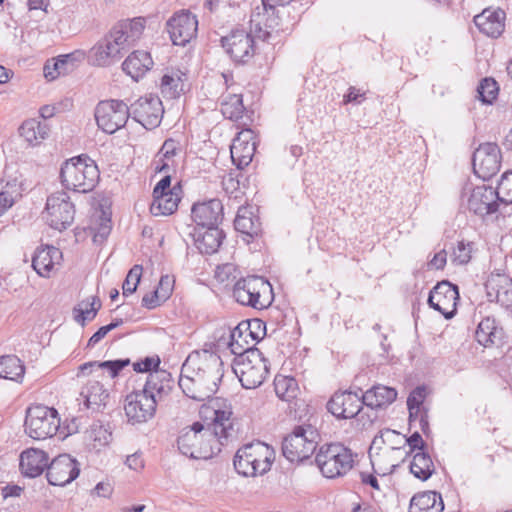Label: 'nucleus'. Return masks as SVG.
<instances>
[{
	"label": "nucleus",
	"instance_id": "obj_40",
	"mask_svg": "<svg viewBox=\"0 0 512 512\" xmlns=\"http://www.w3.org/2000/svg\"><path fill=\"white\" fill-rule=\"evenodd\" d=\"M181 71H171L161 78L160 89L165 98L174 99L180 96L184 89L183 77Z\"/></svg>",
	"mask_w": 512,
	"mask_h": 512
},
{
	"label": "nucleus",
	"instance_id": "obj_57",
	"mask_svg": "<svg viewBox=\"0 0 512 512\" xmlns=\"http://www.w3.org/2000/svg\"><path fill=\"white\" fill-rule=\"evenodd\" d=\"M160 364V359L158 357H146L144 360L135 362L133 364V369L136 372H153L152 369L155 370L158 368Z\"/></svg>",
	"mask_w": 512,
	"mask_h": 512
},
{
	"label": "nucleus",
	"instance_id": "obj_54",
	"mask_svg": "<svg viewBox=\"0 0 512 512\" xmlns=\"http://www.w3.org/2000/svg\"><path fill=\"white\" fill-rule=\"evenodd\" d=\"M472 245L459 241L451 254V261L456 265L467 264L471 259Z\"/></svg>",
	"mask_w": 512,
	"mask_h": 512
},
{
	"label": "nucleus",
	"instance_id": "obj_35",
	"mask_svg": "<svg viewBox=\"0 0 512 512\" xmlns=\"http://www.w3.org/2000/svg\"><path fill=\"white\" fill-rule=\"evenodd\" d=\"M397 398V391L388 386L375 385L367 390L361 399L364 404L371 408H381L392 404Z\"/></svg>",
	"mask_w": 512,
	"mask_h": 512
},
{
	"label": "nucleus",
	"instance_id": "obj_44",
	"mask_svg": "<svg viewBox=\"0 0 512 512\" xmlns=\"http://www.w3.org/2000/svg\"><path fill=\"white\" fill-rule=\"evenodd\" d=\"M394 440H397V443H405V436L395 430L386 429L374 437L372 450L391 449L394 453L400 454V446H394Z\"/></svg>",
	"mask_w": 512,
	"mask_h": 512
},
{
	"label": "nucleus",
	"instance_id": "obj_27",
	"mask_svg": "<svg viewBox=\"0 0 512 512\" xmlns=\"http://www.w3.org/2000/svg\"><path fill=\"white\" fill-rule=\"evenodd\" d=\"M505 12L500 9L486 8L474 17V23L481 33L488 37H499L505 28Z\"/></svg>",
	"mask_w": 512,
	"mask_h": 512
},
{
	"label": "nucleus",
	"instance_id": "obj_16",
	"mask_svg": "<svg viewBox=\"0 0 512 512\" xmlns=\"http://www.w3.org/2000/svg\"><path fill=\"white\" fill-rule=\"evenodd\" d=\"M474 173L483 180L496 175L501 166V152L496 143L487 142L479 145L473 153Z\"/></svg>",
	"mask_w": 512,
	"mask_h": 512
},
{
	"label": "nucleus",
	"instance_id": "obj_45",
	"mask_svg": "<svg viewBox=\"0 0 512 512\" xmlns=\"http://www.w3.org/2000/svg\"><path fill=\"white\" fill-rule=\"evenodd\" d=\"M244 105L240 94H228L222 96L221 112L225 118L238 120L244 113Z\"/></svg>",
	"mask_w": 512,
	"mask_h": 512
},
{
	"label": "nucleus",
	"instance_id": "obj_11",
	"mask_svg": "<svg viewBox=\"0 0 512 512\" xmlns=\"http://www.w3.org/2000/svg\"><path fill=\"white\" fill-rule=\"evenodd\" d=\"M200 413L206 416L211 413L212 422L206 427L211 428L212 433L220 440V445L223 446L235 431L231 404L224 399H211L209 405L202 407Z\"/></svg>",
	"mask_w": 512,
	"mask_h": 512
},
{
	"label": "nucleus",
	"instance_id": "obj_64",
	"mask_svg": "<svg viewBox=\"0 0 512 512\" xmlns=\"http://www.w3.org/2000/svg\"><path fill=\"white\" fill-rule=\"evenodd\" d=\"M447 261V253L445 250H441L434 255L431 261L428 263L429 267L435 269H443Z\"/></svg>",
	"mask_w": 512,
	"mask_h": 512
},
{
	"label": "nucleus",
	"instance_id": "obj_63",
	"mask_svg": "<svg viewBox=\"0 0 512 512\" xmlns=\"http://www.w3.org/2000/svg\"><path fill=\"white\" fill-rule=\"evenodd\" d=\"M236 271V268L233 264L231 263H226L222 266H219L216 270V277L220 280V281H225V280H228L230 278V276H232Z\"/></svg>",
	"mask_w": 512,
	"mask_h": 512
},
{
	"label": "nucleus",
	"instance_id": "obj_42",
	"mask_svg": "<svg viewBox=\"0 0 512 512\" xmlns=\"http://www.w3.org/2000/svg\"><path fill=\"white\" fill-rule=\"evenodd\" d=\"M130 361L129 359H119L115 361H104V362H98V361H91L86 362L82 364L79 367L78 376H86L92 373V371L96 370H103L107 369L110 373L111 377H116L119 372L129 365Z\"/></svg>",
	"mask_w": 512,
	"mask_h": 512
},
{
	"label": "nucleus",
	"instance_id": "obj_58",
	"mask_svg": "<svg viewBox=\"0 0 512 512\" xmlns=\"http://www.w3.org/2000/svg\"><path fill=\"white\" fill-rule=\"evenodd\" d=\"M505 284H508L510 288L505 289L501 287L496 292V300L505 306L512 305V280L510 278H504Z\"/></svg>",
	"mask_w": 512,
	"mask_h": 512
},
{
	"label": "nucleus",
	"instance_id": "obj_55",
	"mask_svg": "<svg viewBox=\"0 0 512 512\" xmlns=\"http://www.w3.org/2000/svg\"><path fill=\"white\" fill-rule=\"evenodd\" d=\"M51 64L48 61L44 66V76L48 80H54L61 74H67L71 71L70 65L64 60L63 56L60 55L54 62H53V69L55 72H51Z\"/></svg>",
	"mask_w": 512,
	"mask_h": 512
},
{
	"label": "nucleus",
	"instance_id": "obj_18",
	"mask_svg": "<svg viewBox=\"0 0 512 512\" xmlns=\"http://www.w3.org/2000/svg\"><path fill=\"white\" fill-rule=\"evenodd\" d=\"M157 404L142 391L127 395L124 410L128 422L142 424L151 420L156 413Z\"/></svg>",
	"mask_w": 512,
	"mask_h": 512
},
{
	"label": "nucleus",
	"instance_id": "obj_46",
	"mask_svg": "<svg viewBox=\"0 0 512 512\" xmlns=\"http://www.w3.org/2000/svg\"><path fill=\"white\" fill-rule=\"evenodd\" d=\"M274 390L281 400L289 402L297 396V381L293 377L276 376L274 379Z\"/></svg>",
	"mask_w": 512,
	"mask_h": 512
},
{
	"label": "nucleus",
	"instance_id": "obj_17",
	"mask_svg": "<svg viewBox=\"0 0 512 512\" xmlns=\"http://www.w3.org/2000/svg\"><path fill=\"white\" fill-rule=\"evenodd\" d=\"M458 299V287L448 281H441L430 291L428 304L448 319L456 313Z\"/></svg>",
	"mask_w": 512,
	"mask_h": 512
},
{
	"label": "nucleus",
	"instance_id": "obj_49",
	"mask_svg": "<svg viewBox=\"0 0 512 512\" xmlns=\"http://www.w3.org/2000/svg\"><path fill=\"white\" fill-rule=\"evenodd\" d=\"M497 334L495 320L489 317L484 318L476 329V339L483 346L493 344Z\"/></svg>",
	"mask_w": 512,
	"mask_h": 512
},
{
	"label": "nucleus",
	"instance_id": "obj_20",
	"mask_svg": "<svg viewBox=\"0 0 512 512\" xmlns=\"http://www.w3.org/2000/svg\"><path fill=\"white\" fill-rule=\"evenodd\" d=\"M46 477L49 484L54 486H65L79 475L78 462L68 454H62L54 458L50 464L47 463Z\"/></svg>",
	"mask_w": 512,
	"mask_h": 512
},
{
	"label": "nucleus",
	"instance_id": "obj_13",
	"mask_svg": "<svg viewBox=\"0 0 512 512\" xmlns=\"http://www.w3.org/2000/svg\"><path fill=\"white\" fill-rule=\"evenodd\" d=\"M129 117V108L121 100L100 101L95 108L97 125L108 134L124 127Z\"/></svg>",
	"mask_w": 512,
	"mask_h": 512
},
{
	"label": "nucleus",
	"instance_id": "obj_33",
	"mask_svg": "<svg viewBox=\"0 0 512 512\" xmlns=\"http://www.w3.org/2000/svg\"><path fill=\"white\" fill-rule=\"evenodd\" d=\"M369 457L374 471L387 475L399 465L401 455L394 453L391 449L372 450V446H370Z\"/></svg>",
	"mask_w": 512,
	"mask_h": 512
},
{
	"label": "nucleus",
	"instance_id": "obj_61",
	"mask_svg": "<svg viewBox=\"0 0 512 512\" xmlns=\"http://www.w3.org/2000/svg\"><path fill=\"white\" fill-rule=\"evenodd\" d=\"M405 445H408L410 452H414L416 449L424 451L425 443L418 431H415L409 438L405 437Z\"/></svg>",
	"mask_w": 512,
	"mask_h": 512
},
{
	"label": "nucleus",
	"instance_id": "obj_1",
	"mask_svg": "<svg viewBox=\"0 0 512 512\" xmlns=\"http://www.w3.org/2000/svg\"><path fill=\"white\" fill-rule=\"evenodd\" d=\"M223 377L219 356L204 352L190 354L181 368L179 387L189 398L205 401L217 391Z\"/></svg>",
	"mask_w": 512,
	"mask_h": 512
},
{
	"label": "nucleus",
	"instance_id": "obj_8",
	"mask_svg": "<svg viewBox=\"0 0 512 512\" xmlns=\"http://www.w3.org/2000/svg\"><path fill=\"white\" fill-rule=\"evenodd\" d=\"M232 369L245 389H255L265 380L269 370L267 361L259 349L248 350L235 357Z\"/></svg>",
	"mask_w": 512,
	"mask_h": 512
},
{
	"label": "nucleus",
	"instance_id": "obj_3",
	"mask_svg": "<svg viewBox=\"0 0 512 512\" xmlns=\"http://www.w3.org/2000/svg\"><path fill=\"white\" fill-rule=\"evenodd\" d=\"M177 444L183 455L197 460L210 459L221 451L220 440L200 422L182 429Z\"/></svg>",
	"mask_w": 512,
	"mask_h": 512
},
{
	"label": "nucleus",
	"instance_id": "obj_28",
	"mask_svg": "<svg viewBox=\"0 0 512 512\" xmlns=\"http://www.w3.org/2000/svg\"><path fill=\"white\" fill-rule=\"evenodd\" d=\"M62 252L54 246L39 247L32 258V267L41 277H50L53 270L60 266Z\"/></svg>",
	"mask_w": 512,
	"mask_h": 512
},
{
	"label": "nucleus",
	"instance_id": "obj_15",
	"mask_svg": "<svg viewBox=\"0 0 512 512\" xmlns=\"http://www.w3.org/2000/svg\"><path fill=\"white\" fill-rule=\"evenodd\" d=\"M167 31L174 45L185 46L196 37L198 20L189 10L175 12L166 23Z\"/></svg>",
	"mask_w": 512,
	"mask_h": 512
},
{
	"label": "nucleus",
	"instance_id": "obj_25",
	"mask_svg": "<svg viewBox=\"0 0 512 512\" xmlns=\"http://www.w3.org/2000/svg\"><path fill=\"white\" fill-rule=\"evenodd\" d=\"M257 326L258 328L263 326V323L260 320H253L248 323H240L233 330L230 331V341L228 342V347L232 354L235 357H239L240 355H244L248 350H255L253 347V343L250 345L247 338L250 337L251 341L254 342L258 340L260 336L255 334L251 327Z\"/></svg>",
	"mask_w": 512,
	"mask_h": 512
},
{
	"label": "nucleus",
	"instance_id": "obj_9",
	"mask_svg": "<svg viewBox=\"0 0 512 512\" xmlns=\"http://www.w3.org/2000/svg\"><path fill=\"white\" fill-rule=\"evenodd\" d=\"M319 434L311 425H301L293 429L282 442V454L290 461L302 462L316 450Z\"/></svg>",
	"mask_w": 512,
	"mask_h": 512
},
{
	"label": "nucleus",
	"instance_id": "obj_34",
	"mask_svg": "<svg viewBox=\"0 0 512 512\" xmlns=\"http://www.w3.org/2000/svg\"><path fill=\"white\" fill-rule=\"evenodd\" d=\"M443 510L442 496L435 491H425L414 495L409 506V512H442Z\"/></svg>",
	"mask_w": 512,
	"mask_h": 512
},
{
	"label": "nucleus",
	"instance_id": "obj_60",
	"mask_svg": "<svg viewBox=\"0 0 512 512\" xmlns=\"http://www.w3.org/2000/svg\"><path fill=\"white\" fill-rule=\"evenodd\" d=\"M164 301L160 299L159 294L154 290L151 293H148L142 298V306L151 310L161 305Z\"/></svg>",
	"mask_w": 512,
	"mask_h": 512
},
{
	"label": "nucleus",
	"instance_id": "obj_52",
	"mask_svg": "<svg viewBox=\"0 0 512 512\" xmlns=\"http://www.w3.org/2000/svg\"><path fill=\"white\" fill-rule=\"evenodd\" d=\"M497 201L500 204V209L504 211L505 208L512 204V173L502 176L497 190Z\"/></svg>",
	"mask_w": 512,
	"mask_h": 512
},
{
	"label": "nucleus",
	"instance_id": "obj_4",
	"mask_svg": "<svg viewBox=\"0 0 512 512\" xmlns=\"http://www.w3.org/2000/svg\"><path fill=\"white\" fill-rule=\"evenodd\" d=\"M274 459L275 452L272 447L261 441H255L237 450L233 464L239 475L257 477L270 471Z\"/></svg>",
	"mask_w": 512,
	"mask_h": 512
},
{
	"label": "nucleus",
	"instance_id": "obj_7",
	"mask_svg": "<svg viewBox=\"0 0 512 512\" xmlns=\"http://www.w3.org/2000/svg\"><path fill=\"white\" fill-rule=\"evenodd\" d=\"M233 297L241 305L261 310L272 302V286L261 276H247L235 283Z\"/></svg>",
	"mask_w": 512,
	"mask_h": 512
},
{
	"label": "nucleus",
	"instance_id": "obj_48",
	"mask_svg": "<svg viewBox=\"0 0 512 512\" xmlns=\"http://www.w3.org/2000/svg\"><path fill=\"white\" fill-rule=\"evenodd\" d=\"M291 0H261L262 8L259 6L255 7L252 11L251 22H255L256 26L261 29V25H267V20L265 18V14L271 12V15L274 14L275 8L277 6H284L289 4Z\"/></svg>",
	"mask_w": 512,
	"mask_h": 512
},
{
	"label": "nucleus",
	"instance_id": "obj_29",
	"mask_svg": "<svg viewBox=\"0 0 512 512\" xmlns=\"http://www.w3.org/2000/svg\"><path fill=\"white\" fill-rule=\"evenodd\" d=\"M49 461L48 455L40 449L30 448L20 455V470L26 477L34 478L43 473Z\"/></svg>",
	"mask_w": 512,
	"mask_h": 512
},
{
	"label": "nucleus",
	"instance_id": "obj_39",
	"mask_svg": "<svg viewBox=\"0 0 512 512\" xmlns=\"http://www.w3.org/2000/svg\"><path fill=\"white\" fill-rule=\"evenodd\" d=\"M235 229L247 236L253 237L260 231L259 218L254 216L251 208L240 207L234 220Z\"/></svg>",
	"mask_w": 512,
	"mask_h": 512
},
{
	"label": "nucleus",
	"instance_id": "obj_31",
	"mask_svg": "<svg viewBox=\"0 0 512 512\" xmlns=\"http://www.w3.org/2000/svg\"><path fill=\"white\" fill-rule=\"evenodd\" d=\"M153 66V60L146 51H134L123 62L122 69L133 80H138Z\"/></svg>",
	"mask_w": 512,
	"mask_h": 512
},
{
	"label": "nucleus",
	"instance_id": "obj_6",
	"mask_svg": "<svg viewBox=\"0 0 512 512\" xmlns=\"http://www.w3.org/2000/svg\"><path fill=\"white\" fill-rule=\"evenodd\" d=\"M315 462L324 477L334 479L346 475L353 468L354 454L342 444H325L318 450Z\"/></svg>",
	"mask_w": 512,
	"mask_h": 512
},
{
	"label": "nucleus",
	"instance_id": "obj_24",
	"mask_svg": "<svg viewBox=\"0 0 512 512\" xmlns=\"http://www.w3.org/2000/svg\"><path fill=\"white\" fill-rule=\"evenodd\" d=\"M191 216L198 227H218L223 219V205L219 199L195 203Z\"/></svg>",
	"mask_w": 512,
	"mask_h": 512
},
{
	"label": "nucleus",
	"instance_id": "obj_41",
	"mask_svg": "<svg viewBox=\"0 0 512 512\" xmlns=\"http://www.w3.org/2000/svg\"><path fill=\"white\" fill-rule=\"evenodd\" d=\"M434 463L428 453L418 451L410 463V472L422 481L428 480L434 473Z\"/></svg>",
	"mask_w": 512,
	"mask_h": 512
},
{
	"label": "nucleus",
	"instance_id": "obj_14",
	"mask_svg": "<svg viewBox=\"0 0 512 512\" xmlns=\"http://www.w3.org/2000/svg\"><path fill=\"white\" fill-rule=\"evenodd\" d=\"M128 108L130 117L146 129L158 127L164 114L160 98L152 94L140 97Z\"/></svg>",
	"mask_w": 512,
	"mask_h": 512
},
{
	"label": "nucleus",
	"instance_id": "obj_12",
	"mask_svg": "<svg viewBox=\"0 0 512 512\" xmlns=\"http://www.w3.org/2000/svg\"><path fill=\"white\" fill-rule=\"evenodd\" d=\"M74 216L75 207L66 192L58 191L47 198L44 218L51 228L65 230L73 223Z\"/></svg>",
	"mask_w": 512,
	"mask_h": 512
},
{
	"label": "nucleus",
	"instance_id": "obj_19",
	"mask_svg": "<svg viewBox=\"0 0 512 512\" xmlns=\"http://www.w3.org/2000/svg\"><path fill=\"white\" fill-rule=\"evenodd\" d=\"M467 207L469 211L480 217L495 214H505V211L500 209V204L497 201V193L492 187L485 185L474 187L467 199Z\"/></svg>",
	"mask_w": 512,
	"mask_h": 512
},
{
	"label": "nucleus",
	"instance_id": "obj_36",
	"mask_svg": "<svg viewBox=\"0 0 512 512\" xmlns=\"http://www.w3.org/2000/svg\"><path fill=\"white\" fill-rule=\"evenodd\" d=\"M180 202V196L174 187L168 193L153 195L150 212L154 216H167L173 214Z\"/></svg>",
	"mask_w": 512,
	"mask_h": 512
},
{
	"label": "nucleus",
	"instance_id": "obj_23",
	"mask_svg": "<svg viewBox=\"0 0 512 512\" xmlns=\"http://www.w3.org/2000/svg\"><path fill=\"white\" fill-rule=\"evenodd\" d=\"M255 134L251 129H244L233 139L230 147L232 162L240 169L248 166L256 150Z\"/></svg>",
	"mask_w": 512,
	"mask_h": 512
},
{
	"label": "nucleus",
	"instance_id": "obj_32",
	"mask_svg": "<svg viewBox=\"0 0 512 512\" xmlns=\"http://www.w3.org/2000/svg\"><path fill=\"white\" fill-rule=\"evenodd\" d=\"M49 132L50 127L48 124L44 120L36 118L25 120L19 128L20 136L23 137L30 146L41 144L48 138Z\"/></svg>",
	"mask_w": 512,
	"mask_h": 512
},
{
	"label": "nucleus",
	"instance_id": "obj_47",
	"mask_svg": "<svg viewBox=\"0 0 512 512\" xmlns=\"http://www.w3.org/2000/svg\"><path fill=\"white\" fill-rule=\"evenodd\" d=\"M87 437L93 442V447L100 450L112 440V432L108 426L101 422H94L87 431Z\"/></svg>",
	"mask_w": 512,
	"mask_h": 512
},
{
	"label": "nucleus",
	"instance_id": "obj_43",
	"mask_svg": "<svg viewBox=\"0 0 512 512\" xmlns=\"http://www.w3.org/2000/svg\"><path fill=\"white\" fill-rule=\"evenodd\" d=\"M25 373L24 365L15 355L0 357V378L20 381Z\"/></svg>",
	"mask_w": 512,
	"mask_h": 512
},
{
	"label": "nucleus",
	"instance_id": "obj_59",
	"mask_svg": "<svg viewBox=\"0 0 512 512\" xmlns=\"http://www.w3.org/2000/svg\"><path fill=\"white\" fill-rule=\"evenodd\" d=\"M425 399V389L417 387L407 398V407L423 408L422 403Z\"/></svg>",
	"mask_w": 512,
	"mask_h": 512
},
{
	"label": "nucleus",
	"instance_id": "obj_50",
	"mask_svg": "<svg viewBox=\"0 0 512 512\" xmlns=\"http://www.w3.org/2000/svg\"><path fill=\"white\" fill-rule=\"evenodd\" d=\"M100 306V302L95 297H92L91 301L81 302L74 308L75 321L84 326L86 320H92L95 318Z\"/></svg>",
	"mask_w": 512,
	"mask_h": 512
},
{
	"label": "nucleus",
	"instance_id": "obj_62",
	"mask_svg": "<svg viewBox=\"0 0 512 512\" xmlns=\"http://www.w3.org/2000/svg\"><path fill=\"white\" fill-rule=\"evenodd\" d=\"M64 60L70 65L72 70L76 64L82 62L86 58V53L83 50H75L72 53L62 55Z\"/></svg>",
	"mask_w": 512,
	"mask_h": 512
},
{
	"label": "nucleus",
	"instance_id": "obj_53",
	"mask_svg": "<svg viewBox=\"0 0 512 512\" xmlns=\"http://www.w3.org/2000/svg\"><path fill=\"white\" fill-rule=\"evenodd\" d=\"M141 276H142V266L134 265L129 270V272L123 282V285H122V290H123L124 296L131 295L136 291L138 284L140 282Z\"/></svg>",
	"mask_w": 512,
	"mask_h": 512
},
{
	"label": "nucleus",
	"instance_id": "obj_21",
	"mask_svg": "<svg viewBox=\"0 0 512 512\" xmlns=\"http://www.w3.org/2000/svg\"><path fill=\"white\" fill-rule=\"evenodd\" d=\"M221 43L226 53L238 63H245L254 55V39L244 30L232 31L222 37Z\"/></svg>",
	"mask_w": 512,
	"mask_h": 512
},
{
	"label": "nucleus",
	"instance_id": "obj_10",
	"mask_svg": "<svg viewBox=\"0 0 512 512\" xmlns=\"http://www.w3.org/2000/svg\"><path fill=\"white\" fill-rule=\"evenodd\" d=\"M60 426L58 412L43 405L29 407L25 418V432L35 440H45L56 434Z\"/></svg>",
	"mask_w": 512,
	"mask_h": 512
},
{
	"label": "nucleus",
	"instance_id": "obj_2",
	"mask_svg": "<svg viewBox=\"0 0 512 512\" xmlns=\"http://www.w3.org/2000/svg\"><path fill=\"white\" fill-rule=\"evenodd\" d=\"M144 27L145 20L141 17L119 22L89 50V62L98 67L118 62L140 38Z\"/></svg>",
	"mask_w": 512,
	"mask_h": 512
},
{
	"label": "nucleus",
	"instance_id": "obj_26",
	"mask_svg": "<svg viewBox=\"0 0 512 512\" xmlns=\"http://www.w3.org/2000/svg\"><path fill=\"white\" fill-rule=\"evenodd\" d=\"M173 387L171 374L165 370H153L149 373L142 392L156 404L163 402L170 394Z\"/></svg>",
	"mask_w": 512,
	"mask_h": 512
},
{
	"label": "nucleus",
	"instance_id": "obj_38",
	"mask_svg": "<svg viewBox=\"0 0 512 512\" xmlns=\"http://www.w3.org/2000/svg\"><path fill=\"white\" fill-rule=\"evenodd\" d=\"M81 396L87 408L99 410L106 405L109 394L99 381H89L82 389Z\"/></svg>",
	"mask_w": 512,
	"mask_h": 512
},
{
	"label": "nucleus",
	"instance_id": "obj_5",
	"mask_svg": "<svg viewBox=\"0 0 512 512\" xmlns=\"http://www.w3.org/2000/svg\"><path fill=\"white\" fill-rule=\"evenodd\" d=\"M60 178L63 186L74 192L88 193L99 181L96 163L85 155L67 160L61 167Z\"/></svg>",
	"mask_w": 512,
	"mask_h": 512
},
{
	"label": "nucleus",
	"instance_id": "obj_30",
	"mask_svg": "<svg viewBox=\"0 0 512 512\" xmlns=\"http://www.w3.org/2000/svg\"><path fill=\"white\" fill-rule=\"evenodd\" d=\"M194 244L202 254H213L220 247L224 238L218 227H198L193 234Z\"/></svg>",
	"mask_w": 512,
	"mask_h": 512
},
{
	"label": "nucleus",
	"instance_id": "obj_56",
	"mask_svg": "<svg viewBox=\"0 0 512 512\" xmlns=\"http://www.w3.org/2000/svg\"><path fill=\"white\" fill-rule=\"evenodd\" d=\"M175 279L171 275H163L160 278L159 284L155 289L159 294L160 299L164 302L169 299L174 289Z\"/></svg>",
	"mask_w": 512,
	"mask_h": 512
},
{
	"label": "nucleus",
	"instance_id": "obj_22",
	"mask_svg": "<svg viewBox=\"0 0 512 512\" xmlns=\"http://www.w3.org/2000/svg\"><path fill=\"white\" fill-rule=\"evenodd\" d=\"M365 405L361 396L353 392L335 393L327 403V409L337 418L351 419Z\"/></svg>",
	"mask_w": 512,
	"mask_h": 512
},
{
	"label": "nucleus",
	"instance_id": "obj_37",
	"mask_svg": "<svg viewBox=\"0 0 512 512\" xmlns=\"http://www.w3.org/2000/svg\"><path fill=\"white\" fill-rule=\"evenodd\" d=\"M20 195L16 177L4 176L0 179V217L14 205Z\"/></svg>",
	"mask_w": 512,
	"mask_h": 512
},
{
	"label": "nucleus",
	"instance_id": "obj_51",
	"mask_svg": "<svg viewBox=\"0 0 512 512\" xmlns=\"http://www.w3.org/2000/svg\"><path fill=\"white\" fill-rule=\"evenodd\" d=\"M499 92L498 83L493 78H484L477 87L479 100L484 104H492Z\"/></svg>",
	"mask_w": 512,
	"mask_h": 512
}]
</instances>
